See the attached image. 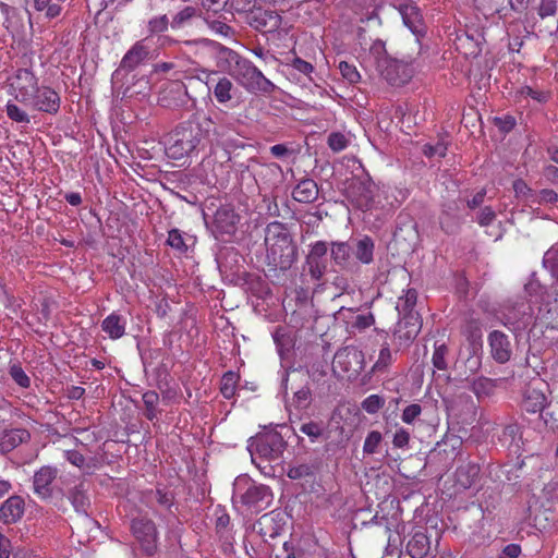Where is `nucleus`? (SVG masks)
I'll return each mask as SVG.
<instances>
[{
	"mask_svg": "<svg viewBox=\"0 0 558 558\" xmlns=\"http://www.w3.org/2000/svg\"><path fill=\"white\" fill-rule=\"evenodd\" d=\"M4 89L11 97L5 104V113L13 122H31L29 114L17 104L49 114H54L60 109L59 94L52 87L40 83L39 77L29 68L12 71L7 76Z\"/></svg>",
	"mask_w": 558,
	"mask_h": 558,
	"instance_id": "nucleus-1",
	"label": "nucleus"
},
{
	"mask_svg": "<svg viewBox=\"0 0 558 558\" xmlns=\"http://www.w3.org/2000/svg\"><path fill=\"white\" fill-rule=\"evenodd\" d=\"M535 301L523 299L509 301L497 314L498 320L512 332H521L536 325L555 327L558 324V282L551 286L550 293L544 292L536 278H531L524 287Z\"/></svg>",
	"mask_w": 558,
	"mask_h": 558,
	"instance_id": "nucleus-2",
	"label": "nucleus"
},
{
	"mask_svg": "<svg viewBox=\"0 0 558 558\" xmlns=\"http://www.w3.org/2000/svg\"><path fill=\"white\" fill-rule=\"evenodd\" d=\"M266 257L268 264L280 269H287L296 259V250L284 227L280 222H271L265 234Z\"/></svg>",
	"mask_w": 558,
	"mask_h": 558,
	"instance_id": "nucleus-3",
	"label": "nucleus"
},
{
	"mask_svg": "<svg viewBox=\"0 0 558 558\" xmlns=\"http://www.w3.org/2000/svg\"><path fill=\"white\" fill-rule=\"evenodd\" d=\"M367 66H374L376 71L391 85H402L407 83L411 74L408 68L390 58L386 52L385 43L376 40L369 48L368 56L365 59Z\"/></svg>",
	"mask_w": 558,
	"mask_h": 558,
	"instance_id": "nucleus-4",
	"label": "nucleus"
},
{
	"mask_svg": "<svg viewBox=\"0 0 558 558\" xmlns=\"http://www.w3.org/2000/svg\"><path fill=\"white\" fill-rule=\"evenodd\" d=\"M204 136V130L198 123L185 122L169 134L166 143V154L171 159H182L198 147Z\"/></svg>",
	"mask_w": 558,
	"mask_h": 558,
	"instance_id": "nucleus-5",
	"label": "nucleus"
},
{
	"mask_svg": "<svg viewBox=\"0 0 558 558\" xmlns=\"http://www.w3.org/2000/svg\"><path fill=\"white\" fill-rule=\"evenodd\" d=\"M232 501L260 511L271 504L272 493L266 485L256 484L245 475L238 476L233 483Z\"/></svg>",
	"mask_w": 558,
	"mask_h": 558,
	"instance_id": "nucleus-6",
	"label": "nucleus"
},
{
	"mask_svg": "<svg viewBox=\"0 0 558 558\" xmlns=\"http://www.w3.org/2000/svg\"><path fill=\"white\" fill-rule=\"evenodd\" d=\"M286 447V441L277 432H268L256 437L248 445L252 462L262 468V461L276 462L280 461Z\"/></svg>",
	"mask_w": 558,
	"mask_h": 558,
	"instance_id": "nucleus-7",
	"label": "nucleus"
},
{
	"mask_svg": "<svg viewBox=\"0 0 558 558\" xmlns=\"http://www.w3.org/2000/svg\"><path fill=\"white\" fill-rule=\"evenodd\" d=\"M231 76L250 93L270 94L275 85L257 69L252 61L241 58Z\"/></svg>",
	"mask_w": 558,
	"mask_h": 558,
	"instance_id": "nucleus-8",
	"label": "nucleus"
},
{
	"mask_svg": "<svg viewBox=\"0 0 558 558\" xmlns=\"http://www.w3.org/2000/svg\"><path fill=\"white\" fill-rule=\"evenodd\" d=\"M204 44L207 52L215 59L216 66L231 75L242 57L218 43L206 40Z\"/></svg>",
	"mask_w": 558,
	"mask_h": 558,
	"instance_id": "nucleus-9",
	"label": "nucleus"
},
{
	"mask_svg": "<svg viewBox=\"0 0 558 558\" xmlns=\"http://www.w3.org/2000/svg\"><path fill=\"white\" fill-rule=\"evenodd\" d=\"M57 468L41 466L33 476L34 493L43 499L52 497L57 489Z\"/></svg>",
	"mask_w": 558,
	"mask_h": 558,
	"instance_id": "nucleus-10",
	"label": "nucleus"
},
{
	"mask_svg": "<svg viewBox=\"0 0 558 558\" xmlns=\"http://www.w3.org/2000/svg\"><path fill=\"white\" fill-rule=\"evenodd\" d=\"M363 353L355 348L345 347L335 354L332 361L333 372L349 373L362 369Z\"/></svg>",
	"mask_w": 558,
	"mask_h": 558,
	"instance_id": "nucleus-11",
	"label": "nucleus"
},
{
	"mask_svg": "<svg viewBox=\"0 0 558 558\" xmlns=\"http://www.w3.org/2000/svg\"><path fill=\"white\" fill-rule=\"evenodd\" d=\"M396 8L402 17L403 24L415 36L418 37L425 34V24L423 21L422 13L414 2L410 0H404L400 2L398 5H396Z\"/></svg>",
	"mask_w": 558,
	"mask_h": 558,
	"instance_id": "nucleus-12",
	"label": "nucleus"
},
{
	"mask_svg": "<svg viewBox=\"0 0 558 558\" xmlns=\"http://www.w3.org/2000/svg\"><path fill=\"white\" fill-rule=\"evenodd\" d=\"M488 345L492 357L500 364L508 362L512 355V345L509 337L499 330H494L488 335Z\"/></svg>",
	"mask_w": 558,
	"mask_h": 558,
	"instance_id": "nucleus-13",
	"label": "nucleus"
},
{
	"mask_svg": "<svg viewBox=\"0 0 558 558\" xmlns=\"http://www.w3.org/2000/svg\"><path fill=\"white\" fill-rule=\"evenodd\" d=\"M131 529L134 536L142 543L143 549L151 555L155 550L156 541L154 523L147 519H134Z\"/></svg>",
	"mask_w": 558,
	"mask_h": 558,
	"instance_id": "nucleus-14",
	"label": "nucleus"
},
{
	"mask_svg": "<svg viewBox=\"0 0 558 558\" xmlns=\"http://www.w3.org/2000/svg\"><path fill=\"white\" fill-rule=\"evenodd\" d=\"M205 75V83L209 90H213L216 100L219 104H226L232 99V92L234 90L233 83L226 76L220 77L216 84L213 85V75L216 71L202 70Z\"/></svg>",
	"mask_w": 558,
	"mask_h": 558,
	"instance_id": "nucleus-15",
	"label": "nucleus"
},
{
	"mask_svg": "<svg viewBox=\"0 0 558 558\" xmlns=\"http://www.w3.org/2000/svg\"><path fill=\"white\" fill-rule=\"evenodd\" d=\"M421 330V323L418 317L414 313H410L404 315L401 319H399L395 335L399 340L400 344H408L413 339L416 338Z\"/></svg>",
	"mask_w": 558,
	"mask_h": 558,
	"instance_id": "nucleus-16",
	"label": "nucleus"
},
{
	"mask_svg": "<svg viewBox=\"0 0 558 558\" xmlns=\"http://www.w3.org/2000/svg\"><path fill=\"white\" fill-rule=\"evenodd\" d=\"M240 217L235 214L233 208L222 206L216 211L215 227L221 234H232L236 229Z\"/></svg>",
	"mask_w": 558,
	"mask_h": 558,
	"instance_id": "nucleus-17",
	"label": "nucleus"
},
{
	"mask_svg": "<svg viewBox=\"0 0 558 558\" xmlns=\"http://www.w3.org/2000/svg\"><path fill=\"white\" fill-rule=\"evenodd\" d=\"M24 513V500L20 496L7 499L0 508V518L5 523L16 522Z\"/></svg>",
	"mask_w": 558,
	"mask_h": 558,
	"instance_id": "nucleus-18",
	"label": "nucleus"
},
{
	"mask_svg": "<svg viewBox=\"0 0 558 558\" xmlns=\"http://www.w3.org/2000/svg\"><path fill=\"white\" fill-rule=\"evenodd\" d=\"M64 458L74 466L82 470L84 473L90 474L100 466L97 458H85L76 450H65Z\"/></svg>",
	"mask_w": 558,
	"mask_h": 558,
	"instance_id": "nucleus-19",
	"label": "nucleus"
},
{
	"mask_svg": "<svg viewBox=\"0 0 558 558\" xmlns=\"http://www.w3.org/2000/svg\"><path fill=\"white\" fill-rule=\"evenodd\" d=\"M148 53V48L144 45L143 40H140L135 43L132 48L124 54L121 61V65L129 70H133L147 58Z\"/></svg>",
	"mask_w": 558,
	"mask_h": 558,
	"instance_id": "nucleus-20",
	"label": "nucleus"
},
{
	"mask_svg": "<svg viewBox=\"0 0 558 558\" xmlns=\"http://www.w3.org/2000/svg\"><path fill=\"white\" fill-rule=\"evenodd\" d=\"M318 187L314 180L305 179L299 182L292 192L293 198L299 203H311L316 199Z\"/></svg>",
	"mask_w": 558,
	"mask_h": 558,
	"instance_id": "nucleus-21",
	"label": "nucleus"
},
{
	"mask_svg": "<svg viewBox=\"0 0 558 558\" xmlns=\"http://www.w3.org/2000/svg\"><path fill=\"white\" fill-rule=\"evenodd\" d=\"M522 405L529 413H538L546 405V397L541 389L527 388L524 392Z\"/></svg>",
	"mask_w": 558,
	"mask_h": 558,
	"instance_id": "nucleus-22",
	"label": "nucleus"
},
{
	"mask_svg": "<svg viewBox=\"0 0 558 558\" xmlns=\"http://www.w3.org/2000/svg\"><path fill=\"white\" fill-rule=\"evenodd\" d=\"M374 247L373 240L368 236H363L354 243L352 254L359 262L368 265L374 258Z\"/></svg>",
	"mask_w": 558,
	"mask_h": 558,
	"instance_id": "nucleus-23",
	"label": "nucleus"
},
{
	"mask_svg": "<svg viewBox=\"0 0 558 558\" xmlns=\"http://www.w3.org/2000/svg\"><path fill=\"white\" fill-rule=\"evenodd\" d=\"M29 438V434L26 429L15 428L5 432L0 440V450L2 452H9L22 442Z\"/></svg>",
	"mask_w": 558,
	"mask_h": 558,
	"instance_id": "nucleus-24",
	"label": "nucleus"
},
{
	"mask_svg": "<svg viewBox=\"0 0 558 558\" xmlns=\"http://www.w3.org/2000/svg\"><path fill=\"white\" fill-rule=\"evenodd\" d=\"M101 328L111 339H119L125 332V319L118 314H110L102 320Z\"/></svg>",
	"mask_w": 558,
	"mask_h": 558,
	"instance_id": "nucleus-25",
	"label": "nucleus"
},
{
	"mask_svg": "<svg viewBox=\"0 0 558 558\" xmlns=\"http://www.w3.org/2000/svg\"><path fill=\"white\" fill-rule=\"evenodd\" d=\"M272 338L277 347V351L281 357L288 353L294 345V338L289 328L279 326L272 332Z\"/></svg>",
	"mask_w": 558,
	"mask_h": 558,
	"instance_id": "nucleus-26",
	"label": "nucleus"
},
{
	"mask_svg": "<svg viewBox=\"0 0 558 558\" xmlns=\"http://www.w3.org/2000/svg\"><path fill=\"white\" fill-rule=\"evenodd\" d=\"M233 123H220L214 129L216 141L225 147H238Z\"/></svg>",
	"mask_w": 558,
	"mask_h": 558,
	"instance_id": "nucleus-27",
	"label": "nucleus"
},
{
	"mask_svg": "<svg viewBox=\"0 0 558 558\" xmlns=\"http://www.w3.org/2000/svg\"><path fill=\"white\" fill-rule=\"evenodd\" d=\"M409 555L412 558H424L429 549V541L423 533H416L407 545Z\"/></svg>",
	"mask_w": 558,
	"mask_h": 558,
	"instance_id": "nucleus-28",
	"label": "nucleus"
},
{
	"mask_svg": "<svg viewBox=\"0 0 558 558\" xmlns=\"http://www.w3.org/2000/svg\"><path fill=\"white\" fill-rule=\"evenodd\" d=\"M143 402L145 405V416L153 421L158 415L157 405L159 403V396L156 391H146L143 395Z\"/></svg>",
	"mask_w": 558,
	"mask_h": 558,
	"instance_id": "nucleus-29",
	"label": "nucleus"
},
{
	"mask_svg": "<svg viewBox=\"0 0 558 558\" xmlns=\"http://www.w3.org/2000/svg\"><path fill=\"white\" fill-rule=\"evenodd\" d=\"M416 303V291L413 289H409L404 295L400 296L396 310L399 314L408 315L412 313V310Z\"/></svg>",
	"mask_w": 558,
	"mask_h": 558,
	"instance_id": "nucleus-30",
	"label": "nucleus"
},
{
	"mask_svg": "<svg viewBox=\"0 0 558 558\" xmlns=\"http://www.w3.org/2000/svg\"><path fill=\"white\" fill-rule=\"evenodd\" d=\"M65 0H34L38 11H45L48 17H56L61 13V3Z\"/></svg>",
	"mask_w": 558,
	"mask_h": 558,
	"instance_id": "nucleus-31",
	"label": "nucleus"
},
{
	"mask_svg": "<svg viewBox=\"0 0 558 558\" xmlns=\"http://www.w3.org/2000/svg\"><path fill=\"white\" fill-rule=\"evenodd\" d=\"M352 248L347 243H335L331 248V256L336 264L347 265L350 259Z\"/></svg>",
	"mask_w": 558,
	"mask_h": 558,
	"instance_id": "nucleus-32",
	"label": "nucleus"
},
{
	"mask_svg": "<svg viewBox=\"0 0 558 558\" xmlns=\"http://www.w3.org/2000/svg\"><path fill=\"white\" fill-rule=\"evenodd\" d=\"M238 375L233 372H228L222 376L220 391L227 399H231L235 395Z\"/></svg>",
	"mask_w": 558,
	"mask_h": 558,
	"instance_id": "nucleus-33",
	"label": "nucleus"
},
{
	"mask_svg": "<svg viewBox=\"0 0 558 558\" xmlns=\"http://www.w3.org/2000/svg\"><path fill=\"white\" fill-rule=\"evenodd\" d=\"M494 389L495 383L489 378H478L472 384V390L478 398L492 395Z\"/></svg>",
	"mask_w": 558,
	"mask_h": 558,
	"instance_id": "nucleus-34",
	"label": "nucleus"
},
{
	"mask_svg": "<svg viewBox=\"0 0 558 558\" xmlns=\"http://www.w3.org/2000/svg\"><path fill=\"white\" fill-rule=\"evenodd\" d=\"M338 69L344 80L350 84H356L361 80V74L354 64L347 61L339 62Z\"/></svg>",
	"mask_w": 558,
	"mask_h": 558,
	"instance_id": "nucleus-35",
	"label": "nucleus"
},
{
	"mask_svg": "<svg viewBox=\"0 0 558 558\" xmlns=\"http://www.w3.org/2000/svg\"><path fill=\"white\" fill-rule=\"evenodd\" d=\"M196 14V9L193 7H185L183 10L178 12L171 22L172 28L183 27L193 16Z\"/></svg>",
	"mask_w": 558,
	"mask_h": 558,
	"instance_id": "nucleus-36",
	"label": "nucleus"
},
{
	"mask_svg": "<svg viewBox=\"0 0 558 558\" xmlns=\"http://www.w3.org/2000/svg\"><path fill=\"white\" fill-rule=\"evenodd\" d=\"M447 347L441 344H435L432 362L435 368L445 371L447 368L446 362Z\"/></svg>",
	"mask_w": 558,
	"mask_h": 558,
	"instance_id": "nucleus-37",
	"label": "nucleus"
},
{
	"mask_svg": "<svg viewBox=\"0 0 558 558\" xmlns=\"http://www.w3.org/2000/svg\"><path fill=\"white\" fill-rule=\"evenodd\" d=\"M381 440H383V436L379 432H377V430L369 432L364 441V446H363L364 453H367V454L375 453L377 451V448L380 445Z\"/></svg>",
	"mask_w": 558,
	"mask_h": 558,
	"instance_id": "nucleus-38",
	"label": "nucleus"
},
{
	"mask_svg": "<svg viewBox=\"0 0 558 558\" xmlns=\"http://www.w3.org/2000/svg\"><path fill=\"white\" fill-rule=\"evenodd\" d=\"M513 191L517 197H520L532 205V198L534 197L535 191L530 189L523 180H515L513 182Z\"/></svg>",
	"mask_w": 558,
	"mask_h": 558,
	"instance_id": "nucleus-39",
	"label": "nucleus"
},
{
	"mask_svg": "<svg viewBox=\"0 0 558 558\" xmlns=\"http://www.w3.org/2000/svg\"><path fill=\"white\" fill-rule=\"evenodd\" d=\"M385 404V400L378 395H371L362 402V409L368 414L377 413Z\"/></svg>",
	"mask_w": 558,
	"mask_h": 558,
	"instance_id": "nucleus-40",
	"label": "nucleus"
},
{
	"mask_svg": "<svg viewBox=\"0 0 558 558\" xmlns=\"http://www.w3.org/2000/svg\"><path fill=\"white\" fill-rule=\"evenodd\" d=\"M558 203V194L548 189H544L539 192L534 193V197L532 198L533 204H556Z\"/></svg>",
	"mask_w": 558,
	"mask_h": 558,
	"instance_id": "nucleus-41",
	"label": "nucleus"
},
{
	"mask_svg": "<svg viewBox=\"0 0 558 558\" xmlns=\"http://www.w3.org/2000/svg\"><path fill=\"white\" fill-rule=\"evenodd\" d=\"M392 362V353L389 349V347L386 344L384 345L380 351L378 359L376 363L373 366V372H380L385 368H387Z\"/></svg>",
	"mask_w": 558,
	"mask_h": 558,
	"instance_id": "nucleus-42",
	"label": "nucleus"
},
{
	"mask_svg": "<svg viewBox=\"0 0 558 558\" xmlns=\"http://www.w3.org/2000/svg\"><path fill=\"white\" fill-rule=\"evenodd\" d=\"M543 264L549 268L554 275H558V247L549 248L543 258Z\"/></svg>",
	"mask_w": 558,
	"mask_h": 558,
	"instance_id": "nucleus-43",
	"label": "nucleus"
},
{
	"mask_svg": "<svg viewBox=\"0 0 558 558\" xmlns=\"http://www.w3.org/2000/svg\"><path fill=\"white\" fill-rule=\"evenodd\" d=\"M409 442H410V433L403 427L397 428L393 434V437H392L393 447L400 448V449H407V448H409Z\"/></svg>",
	"mask_w": 558,
	"mask_h": 558,
	"instance_id": "nucleus-44",
	"label": "nucleus"
},
{
	"mask_svg": "<svg viewBox=\"0 0 558 558\" xmlns=\"http://www.w3.org/2000/svg\"><path fill=\"white\" fill-rule=\"evenodd\" d=\"M348 138L341 133H331L328 137V145L331 150L338 153L347 148Z\"/></svg>",
	"mask_w": 558,
	"mask_h": 558,
	"instance_id": "nucleus-45",
	"label": "nucleus"
},
{
	"mask_svg": "<svg viewBox=\"0 0 558 558\" xmlns=\"http://www.w3.org/2000/svg\"><path fill=\"white\" fill-rule=\"evenodd\" d=\"M10 375L12 376L14 381L23 388H27L31 384L29 377L26 375V373L23 371L21 366L12 365L10 368Z\"/></svg>",
	"mask_w": 558,
	"mask_h": 558,
	"instance_id": "nucleus-46",
	"label": "nucleus"
},
{
	"mask_svg": "<svg viewBox=\"0 0 558 558\" xmlns=\"http://www.w3.org/2000/svg\"><path fill=\"white\" fill-rule=\"evenodd\" d=\"M168 26H169V20L167 17V15H160V16L154 17L148 22V29H149L150 34L166 32L168 29Z\"/></svg>",
	"mask_w": 558,
	"mask_h": 558,
	"instance_id": "nucleus-47",
	"label": "nucleus"
},
{
	"mask_svg": "<svg viewBox=\"0 0 558 558\" xmlns=\"http://www.w3.org/2000/svg\"><path fill=\"white\" fill-rule=\"evenodd\" d=\"M306 263L308 265V271H310L312 278H314L316 280L320 279L326 270L325 262L322 259L312 260V258H307Z\"/></svg>",
	"mask_w": 558,
	"mask_h": 558,
	"instance_id": "nucleus-48",
	"label": "nucleus"
},
{
	"mask_svg": "<svg viewBox=\"0 0 558 558\" xmlns=\"http://www.w3.org/2000/svg\"><path fill=\"white\" fill-rule=\"evenodd\" d=\"M422 413V408L420 404H416V403H413V404H410L408 405L403 412H402V415H401V420L405 423V424H412L415 418L417 416H420V414Z\"/></svg>",
	"mask_w": 558,
	"mask_h": 558,
	"instance_id": "nucleus-49",
	"label": "nucleus"
},
{
	"mask_svg": "<svg viewBox=\"0 0 558 558\" xmlns=\"http://www.w3.org/2000/svg\"><path fill=\"white\" fill-rule=\"evenodd\" d=\"M447 151V145L444 142H437L435 145L426 144L424 146V154L432 157H444Z\"/></svg>",
	"mask_w": 558,
	"mask_h": 558,
	"instance_id": "nucleus-50",
	"label": "nucleus"
},
{
	"mask_svg": "<svg viewBox=\"0 0 558 558\" xmlns=\"http://www.w3.org/2000/svg\"><path fill=\"white\" fill-rule=\"evenodd\" d=\"M310 399H311L310 389L306 387H303L294 393L293 404L298 409H303V408L307 407V404L310 403Z\"/></svg>",
	"mask_w": 558,
	"mask_h": 558,
	"instance_id": "nucleus-51",
	"label": "nucleus"
},
{
	"mask_svg": "<svg viewBox=\"0 0 558 558\" xmlns=\"http://www.w3.org/2000/svg\"><path fill=\"white\" fill-rule=\"evenodd\" d=\"M374 324V317L371 313L367 314H357L354 316V319L352 322V327L364 330L368 327H371Z\"/></svg>",
	"mask_w": 558,
	"mask_h": 558,
	"instance_id": "nucleus-52",
	"label": "nucleus"
},
{
	"mask_svg": "<svg viewBox=\"0 0 558 558\" xmlns=\"http://www.w3.org/2000/svg\"><path fill=\"white\" fill-rule=\"evenodd\" d=\"M167 242L171 247L180 252H183L186 248L183 236L177 229L169 231Z\"/></svg>",
	"mask_w": 558,
	"mask_h": 558,
	"instance_id": "nucleus-53",
	"label": "nucleus"
},
{
	"mask_svg": "<svg viewBox=\"0 0 558 558\" xmlns=\"http://www.w3.org/2000/svg\"><path fill=\"white\" fill-rule=\"evenodd\" d=\"M70 499L76 511L85 512L88 499L81 490L73 492Z\"/></svg>",
	"mask_w": 558,
	"mask_h": 558,
	"instance_id": "nucleus-54",
	"label": "nucleus"
},
{
	"mask_svg": "<svg viewBox=\"0 0 558 558\" xmlns=\"http://www.w3.org/2000/svg\"><path fill=\"white\" fill-rule=\"evenodd\" d=\"M328 251L327 243L324 241H317L312 245L311 252L307 256V258L314 259H322L324 260V257L326 256Z\"/></svg>",
	"mask_w": 558,
	"mask_h": 558,
	"instance_id": "nucleus-55",
	"label": "nucleus"
},
{
	"mask_svg": "<svg viewBox=\"0 0 558 558\" xmlns=\"http://www.w3.org/2000/svg\"><path fill=\"white\" fill-rule=\"evenodd\" d=\"M292 66L294 70L308 76V78L311 81H313L311 74L314 72V66L310 62L302 60L300 58H296L293 60Z\"/></svg>",
	"mask_w": 558,
	"mask_h": 558,
	"instance_id": "nucleus-56",
	"label": "nucleus"
},
{
	"mask_svg": "<svg viewBox=\"0 0 558 558\" xmlns=\"http://www.w3.org/2000/svg\"><path fill=\"white\" fill-rule=\"evenodd\" d=\"M496 215L490 207H484L477 216V222L482 227H489L495 221Z\"/></svg>",
	"mask_w": 558,
	"mask_h": 558,
	"instance_id": "nucleus-57",
	"label": "nucleus"
},
{
	"mask_svg": "<svg viewBox=\"0 0 558 558\" xmlns=\"http://www.w3.org/2000/svg\"><path fill=\"white\" fill-rule=\"evenodd\" d=\"M520 95L522 97H530L538 102H544L546 101L547 99V94H545L544 92H539V90H534L532 87L530 86H524L520 89Z\"/></svg>",
	"mask_w": 558,
	"mask_h": 558,
	"instance_id": "nucleus-58",
	"label": "nucleus"
},
{
	"mask_svg": "<svg viewBox=\"0 0 558 558\" xmlns=\"http://www.w3.org/2000/svg\"><path fill=\"white\" fill-rule=\"evenodd\" d=\"M301 432L307 435L312 440L317 439L322 435L320 426L313 422L303 424Z\"/></svg>",
	"mask_w": 558,
	"mask_h": 558,
	"instance_id": "nucleus-59",
	"label": "nucleus"
},
{
	"mask_svg": "<svg viewBox=\"0 0 558 558\" xmlns=\"http://www.w3.org/2000/svg\"><path fill=\"white\" fill-rule=\"evenodd\" d=\"M270 153L276 158L284 159L292 154V150L284 144H276L270 147Z\"/></svg>",
	"mask_w": 558,
	"mask_h": 558,
	"instance_id": "nucleus-60",
	"label": "nucleus"
},
{
	"mask_svg": "<svg viewBox=\"0 0 558 558\" xmlns=\"http://www.w3.org/2000/svg\"><path fill=\"white\" fill-rule=\"evenodd\" d=\"M11 551L12 546L10 539L0 534V558H10Z\"/></svg>",
	"mask_w": 558,
	"mask_h": 558,
	"instance_id": "nucleus-61",
	"label": "nucleus"
},
{
	"mask_svg": "<svg viewBox=\"0 0 558 558\" xmlns=\"http://www.w3.org/2000/svg\"><path fill=\"white\" fill-rule=\"evenodd\" d=\"M521 553V547L517 544H509L502 550L501 558H517Z\"/></svg>",
	"mask_w": 558,
	"mask_h": 558,
	"instance_id": "nucleus-62",
	"label": "nucleus"
},
{
	"mask_svg": "<svg viewBox=\"0 0 558 558\" xmlns=\"http://www.w3.org/2000/svg\"><path fill=\"white\" fill-rule=\"evenodd\" d=\"M485 191H478L471 199L468 201V207L474 209L484 202Z\"/></svg>",
	"mask_w": 558,
	"mask_h": 558,
	"instance_id": "nucleus-63",
	"label": "nucleus"
},
{
	"mask_svg": "<svg viewBox=\"0 0 558 558\" xmlns=\"http://www.w3.org/2000/svg\"><path fill=\"white\" fill-rule=\"evenodd\" d=\"M65 199L72 206H78L82 203L81 194L76 192L68 193Z\"/></svg>",
	"mask_w": 558,
	"mask_h": 558,
	"instance_id": "nucleus-64",
	"label": "nucleus"
}]
</instances>
